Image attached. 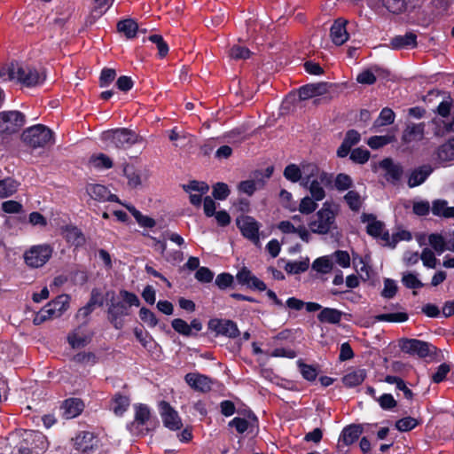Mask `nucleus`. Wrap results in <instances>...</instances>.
<instances>
[{
	"label": "nucleus",
	"mask_w": 454,
	"mask_h": 454,
	"mask_svg": "<svg viewBox=\"0 0 454 454\" xmlns=\"http://www.w3.org/2000/svg\"><path fill=\"white\" fill-rule=\"evenodd\" d=\"M301 184H308L309 181L319 177L321 182L328 187L333 184V174L321 170L319 167L312 162H302L301 164Z\"/></svg>",
	"instance_id": "9b49d317"
},
{
	"label": "nucleus",
	"mask_w": 454,
	"mask_h": 454,
	"mask_svg": "<svg viewBox=\"0 0 454 454\" xmlns=\"http://www.w3.org/2000/svg\"><path fill=\"white\" fill-rule=\"evenodd\" d=\"M26 116L23 113L12 110L0 112V133L14 134L24 126Z\"/></svg>",
	"instance_id": "1a4fd4ad"
},
{
	"label": "nucleus",
	"mask_w": 454,
	"mask_h": 454,
	"mask_svg": "<svg viewBox=\"0 0 454 454\" xmlns=\"http://www.w3.org/2000/svg\"><path fill=\"white\" fill-rule=\"evenodd\" d=\"M342 311L333 309V308H324L321 309L320 313L317 315V319L321 323H328V324H339L341 320Z\"/></svg>",
	"instance_id": "c756f323"
},
{
	"label": "nucleus",
	"mask_w": 454,
	"mask_h": 454,
	"mask_svg": "<svg viewBox=\"0 0 454 454\" xmlns=\"http://www.w3.org/2000/svg\"><path fill=\"white\" fill-rule=\"evenodd\" d=\"M317 200H314L311 196H305L301 199L299 205V211L304 215L313 213L317 207Z\"/></svg>",
	"instance_id": "49530a36"
},
{
	"label": "nucleus",
	"mask_w": 454,
	"mask_h": 454,
	"mask_svg": "<svg viewBox=\"0 0 454 454\" xmlns=\"http://www.w3.org/2000/svg\"><path fill=\"white\" fill-rule=\"evenodd\" d=\"M251 51L244 46L234 45L231 48L229 56L234 59H247L250 57Z\"/></svg>",
	"instance_id": "052dcab7"
},
{
	"label": "nucleus",
	"mask_w": 454,
	"mask_h": 454,
	"mask_svg": "<svg viewBox=\"0 0 454 454\" xmlns=\"http://www.w3.org/2000/svg\"><path fill=\"white\" fill-rule=\"evenodd\" d=\"M126 207L131 213L140 226L145 228H153L155 226L156 223L153 218L142 215L141 212L137 210L133 206H126Z\"/></svg>",
	"instance_id": "79ce46f5"
},
{
	"label": "nucleus",
	"mask_w": 454,
	"mask_h": 454,
	"mask_svg": "<svg viewBox=\"0 0 454 454\" xmlns=\"http://www.w3.org/2000/svg\"><path fill=\"white\" fill-rule=\"evenodd\" d=\"M301 186L307 189L309 192L310 196L316 200L321 201L326 196V192L324 189V186L325 185L321 182L319 177L309 181L308 184H302Z\"/></svg>",
	"instance_id": "a878e982"
},
{
	"label": "nucleus",
	"mask_w": 454,
	"mask_h": 454,
	"mask_svg": "<svg viewBox=\"0 0 454 454\" xmlns=\"http://www.w3.org/2000/svg\"><path fill=\"white\" fill-rule=\"evenodd\" d=\"M130 313L129 308L123 301H111L108 307L107 314L108 319L115 329H121L123 327L122 317L129 316Z\"/></svg>",
	"instance_id": "dca6fc26"
},
{
	"label": "nucleus",
	"mask_w": 454,
	"mask_h": 454,
	"mask_svg": "<svg viewBox=\"0 0 454 454\" xmlns=\"http://www.w3.org/2000/svg\"><path fill=\"white\" fill-rule=\"evenodd\" d=\"M348 21L343 19H338L331 27L330 35L332 41L336 45H342L348 39L346 25Z\"/></svg>",
	"instance_id": "412c9836"
},
{
	"label": "nucleus",
	"mask_w": 454,
	"mask_h": 454,
	"mask_svg": "<svg viewBox=\"0 0 454 454\" xmlns=\"http://www.w3.org/2000/svg\"><path fill=\"white\" fill-rule=\"evenodd\" d=\"M402 282L404 286L410 289L421 288L424 285L414 273H403Z\"/></svg>",
	"instance_id": "3c124183"
},
{
	"label": "nucleus",
	"mask_w": 454,
	"mask_h": 454,
	"mask_svg": "<svg viewBox=\"0 0 454 454\" xmlns=\"http://www.w3.org/2000/svg\"><path fill=\"white\" fill-rule=\"evenodd\" d=\"M171 325L176 332L184 336L188 337L194 334L193 333H191V326L184 319L176 318L172 320Z\"/></svg>",
	"instance_id": "13d9d810"
},
{
	"label": "nucleus",
	"mask_w": 454,
	"mask_h": 454,
	"mask_svg": "<svg viewBox=\"0 0 454 454\" xmlns=\"http://www.w3.org/2000/svg\"><path fill=\"white\" fill-rule=\"evenodd\" d=\"M397 292V286L395 280L386 278L384 280V288L381 291V296L386 299H392Z\"/></svg>",
	"instance_id": "e2e57ef3"
},
{
	"label": "nucleus",
	"mask_w": 454,
	"mask_h": 454,
	"mask_svg": "<svg viewBox=\"0 0 454 454\" xmlns=\"http://www.w3.org/2000/svg\"><path fill=\"white\" fill-rule=\"evenodd\" d=\"M67 297L59 296L57 300L49 302L40 311L36 313L33 319L35 325H41L46 320L51 318L53 316H60L62 311L66 310L65 301Z\"/></svg>",
	"instance_id": "f8f14e48"
},
{
	"label": "nucleus",
	"mask_w": 454,
	"mask_h": 454,
	"mask_svg": "<svg viewBox=\"0 0 454 454\" xmlns=\"http://www.w3.org/2000/svg\"><path fill=\"white\" fill-rule=\"evenodd\" d=\"M48 446L49 442L43 433L26 430L20 435L17 450L19 454H43Z\"/></svg>",
	"instance_id": "7ed1b4c3"
},
{
	"label": "nucleus",
	"mask_w": 454,
	"mask_h": 454,
	"mask_svg": "<svg viewBox=\"0 0 454 454\" xmlns=\"http://www.w3.org/2000/svg\"><path fill=\"white\" fill-rule=\"evenodd\" d=\"M185 382L194 390L208 392L212 387V380L198 372H189L184 376Z\"/></svg>",
	"instance_id": "a211bd4d"
},
{
	"label": "nucleus",
	"mask_w": 454,
	"mask_h": 454,
	"mask_svg": "<svg viewBox=\"0 0 454 454\" xmlns=\"http://www.w3.org/2000/svg\"><path fill=\"white\" fill-rule=\"evenodd\" d=\"M332 268L333 264L326 257H319L312 263V269L320 273H328Z\"/></svg>",
	"instance_id": "5fc2aeb1"
},
{
	"label": "nucleus",
	"mask_w": 454,
	"mask_h": 454,
	"mask_svg": "<svg viewBox=\"0 0 454 454\" xmlns=\"http://www.w3.org/2000/svg\"><path fill=\"white\" fill-rule=\"evenodd\" d=\"M102 140L107 145V146L127 149L137 142L138 137L130 129H117L105 131L102 134Z\"/></svg>",
	"instance_id": "423d86ee"
},
{
	"label": "nucleus",
	"mask_w": 454,
	"mask_h": 454,
	"mask_svg": "<svg viewBox=\"0 0 454 454\" xmlns=\"http://www.w3.org/2000/svg\"><path fill=\"white\" fill-rule=\"evenodd\" d=\"M149 40L156 45L160 58L167 56L169 50L168 45L160 35H152L149 36Z\"/></svg>",
	"instance_id": "de8ad7c7"
},
{
	"label": "nucleus",
	"mask_w": 454,
	"mask_h": 454,
	"mask_svg": "<svg viewBox=\"0 0 454 454\" xmlns=\"http://www.w3.org/2000/svg\"><path fill=\"white\" fill-rule=\"evenodd\" d=\"M22 141L32 148L44 147L52 143V131L43 124L26 129L21 135Z\"/></svg>",
	"instance_id": "39448f33"
},
{
	"label": "nucleus",
	"mask_w": 454,
	"mask_h": 454,
	"mask_svg": "<svg viewBox=\"0 0 454 454\" xmlns=\"http://www.w3.org/2000/svg\"><path fill=\"white\" fill-rule=\"evenodd\" d=\"M418 420L411 417H405L395 422V427L401 432H407L416 427Z\"/></svg>",
	"instance_id": "4d7b16f0"
},
{
	"label": "nucleus",
	"mask_w": 454,
	"mask_h": 454,
	"mask_svg": "<svg viewBox=\"0 0 454 454\" xmlns=\"http://www.w3.org/2000/svg\"><path fill=\"white\" fill-rule=\"evenodd\" d=\"M399 347L403 352L420 358L432 357L436 354L434 345L418 339H403Z\"/></svg>",
	"instance_id": "0eeeda50"
},
{
	"label": "nucleus",
	"mask_w": 454,
	"mask_h": 454,
	"mask_svg": "<svg viewBox=\"0 0 454 454\" xmlns=\"http://www.w3.org/2000/svg\"><path fill=\"white\" fill-rule=\"evenodd\" d=\"M19 182L12 177L0 180V199L8 198L13 195L19 188Z\"/></svg>",
	"instance_id": "c9c22d12"
},
{
	"label": "nucleus",
	"mask_w": 454,
	"mask_h": 454,
	"mask_svg": "<svg viewBox=\"0 0 454 454\" xmlns=\"http://www.w3.org/2000/svg\"><path fill=\"white\" fill-rule=\"evenodd\" d=\"M361 220L363 223H367L366 231L370 236L380 239L386 243L389 242L390 236L388 231L385 229L384 223L377 220L374 215L363 214Z\"/></svg>",
	"instance_id": "ddd939ff"
},
{
	"label": "nucleus",
	"mask_w": 454,
	"mask_h": 454,
	"mask_svg": "<svg viewBox=\"0 0 454 454\" xmlns=\"http://www.w3.org/2000/svg\"><path fill=\"white\" fill-rule=\"evenodd\" d=\"M236 224L244 238L254 245L260 244L261 223L250 215H240L236 218Z\"/></svg>",
	"instance_id": "9d476101"
},
{
	"label": "nucleus",
	"mask_w": 454,
	"mask_h": 454,
	"mask_svg": "<svg viewBox=\"0 0 454 454\" xmlns=\"http://www.w3.org/2000/svg\"><path fill=\"white\" fill-rule=\"evenodd\" d=\"M117 30L119 33L123 34L128 39H133L137 35L138 26L134 20L126 19L117 23Z\"/></svg>",
	"instance_id": "2f4dec72"
},
{
	"label": "nucleus",
	"mask_w": 454,
	"mask_h": 454,
	"mask_svg": "<svg viewBox=\"0 0 454 454\" xmlns=\"http://www.w3.org/2000/svg\"><path fill=\"white\" fill-rule=\"evenodd\" d=\"M327 87L326 82L306 84L299 89V98L301 100H306L316 96L324 95L328 91Z\"/></svg>",
	"instance_id": "4be33fe9"
},
{
	"label": "nucleus",
	"mask_w": 454,
	"mask_h": 454,
	"mask_svg": "<svg viewBox=\"0 0 454 454\" xmlns=\"http://www.w3.org/2000/svg\"><path fill=\"white\" fill-rule=\"evenodd\" d=\"M344 200L352 211L357 212L362 207L361 196L356 191H348L344 196Z\"/></svg>",
	"instance_id": "c03bdc74"
},
{
	"label": "nucleus",
	"mask_w": 454,
	"mask_h": 454,
	"mask_svg": "<svg viewBox=\"0 0 454 454\" xmlns=\"http://www.w3.org/2000/svg\"><path fill=\"white\" fill-rule=\"evenodd\" d=\"M108 189L102 184H90L86 186V192L89 196L98 201L104 202L108 198Z\"/></svg>",
	"instance_id": "72a5a7b5"
},
{
	"label": "nucleus",
	"mask_w": 454,
	"mask_h": 454,
	"mask_svg": "<svg viewBox=\"0 0 454 454\" xmlns=\"http://www.w3.org/2000/svg\"><path fill=\"white\" fill-rule=\"evenodd\" d=\"M208 329L215 332L216 335H223L231 339H235L239 335L237 324L230 319H210L208 321Z\"/></svg>",
	"instance_id": "4468645a"
},
{
	"label": "nucleus",
	"mask_w": 454,
	"mask_h": 454,
	"mask_svg": "<svg viewBox=\"0 0 454 454\" xmlns=\"http://www.w3.org/2000/svg\"><path fill=\"white\" fill-rule=\"evenodd\" d=\"M429 245L435 250L438 254L443 253L446 247V242L443 237L437 233L430 234L428 237Z\"/></svg>",
	"instance_id": "a18cd8bd"
},
{
	"label": "nucleus",
	"mask_w": 454,
	"mask_h": 454,
	"mask_svg": "<svg viewBox=\"0 0 454 454\" xmlns=\"http://www.w3.org/2000/svg\"><path fill=\"white\" fill-rule=\"evenodd\" d=\"M129 398L121 394H115L111 402V410L117 416H121L129 408Z\"/></svg>",
	"instance_id": "473e14b6"
},
{
	"label": "nucleus",
	"mask_w": 454,
	"mask_h": 454,
	"mask_svg": "<svg viewBox=\"0 0 454 454\" xmlns=\"http://www.w3.org/2000/svg\"><path fill=\"white\" fill-rule=\"evenodd\" d=\"M380 167L386 171V179L392 184H396L403 174V167L395 163L392 159L386 158L379 163Z\"/></svg>",
	"instance_id": "aec40b11"
},
{
	"label": "nucleus",
	"mask_w": 454,
	"mask_h": 454,
	"mask_svg": "<svg viewBox=\"0 0 454 454\" xmlns=\"http://www.w3.org/2000/svg\"><path fill=\"white\" fill-rule=\"evenodd\" d=\"M73 442L74 449L83 453H90L97 446V440L90 432L79 433L73 439Z\"/></svg>",
	"instance_id": "6ab92c4d"
},
{
	"label": "nucleus",
	"mask_w": 454,
	"mask_h": 454,
	"mask_svg": "<svg viewBox=\"0 0 454 454\" xmlns=\"http://www.w3.org/2000/svg\"><path fill=\"white\" fill-rule=\"evenodd\" d=\"M150 408L144 403L134 404V419L127 425L128 430L136 436H144L152 426Z\"/></svg>",
	"instance_id": "20e7f679"
},
{
	"label": "nucleus",
	"mask_w": 454,
	"mask_h": 454,
	"mask_svg": "<svg viewBox=\"0 0 454 454\" xmlns=\"http://www.w3.org/2000/svg\"><path fill=\"white\" fill-rule=\"evenodd\" d=\"M159 410L166 427L170 430H178L182 427V420L177 411H175L168 402L161 401L159 403Z\"/></svg>",
	"instance_id": "2eb2a0df"
},
{
	"label": "nucleus",
	"mask_w": 454,
	"mask_h": 454,
	"mask_svg": "<svg viewBox=\"0 0 454 454\" xmlns=\"http://www.w3.org/2000/svg\"><path fill=\"white\" fill-rule=\"evenodd\" d=\"M395 114L394 111L388 107H384L379 117L373 122V128H380L387 125H390L395 121Z\"/></svg>",
	"instance_id": "58836bf2"
},
{
	"label": "nucleus",
	"mask_w": 454,
	"mask_h": 454,
	"mask_svg": "<svg viewBox=\"0 0 454 454\" xmlns=\"http://www.w3.org/2000/svg\"><path fill=\"white\" fill-rule=\"evenodd\" d=\"M73 360L78 364L93 365L97 363L98 359L92 352H80L76 354Z\"/></svg>",
	"instance_id": "680f3d73"
},
{
	"label": "nucleus",
	"mask_w": 454,
	"mask_h": 454,
	"mask_svg": "<svg viewBox=\"0 0 454 454\" xmlns=\"http://www.w3.org/2000/svg\"><path fill=\"white\" fill-rule=\"evenodd\" d=\"M214 198L215 200H225L229 194L230 190L226 184L224 183H216L213 186V192H212Z\"/></svg>",
	"instance_id": "69168bd1"
},
{
	"label": "nucleus",
	"mask_w": 454,
	"mask_h": 454,
	"mask_svg": "<svg viewBox=\"0 0 454 454\" xmlns=\"http://www.w3.org/2000/svg\"><path fill=\"white\" fill-rule=\"evenodd\" d=\"M420 260L422 261L423 265L429 269H435L438 262L434 252L429 248L423 249Z\"/></svg>",
	"instance_id": "603ef678"
},
{
	"label": "nucleus",
	"mask_w": 454,
	"mask_h": 454,
	"mask_svg": "<svg viewBox=\"0 0 454 454\" xmlns=\"http://www.w3.org/2000/svg\"><path fill=\"white\" fill-rule=\"evenodd\" d=\"M309 260L308 258L301 261L288 262L285 265V270L289 274H299L308 270Z\"/></svg>",
	"instance_id": "a19ab883"
},
{
	"label": "nucleus",
	"mask_w": 454,
	"mask_h": 454,
	"mask_svg": "<svg viewBox=\"0 0 454 454\" xmlns=\"http://www.w3.org/2000/svg\"><path fill=\"white\" fill-rule=\"evenodd\" d=\"M67 340L73 348L84 347L89 342V339L86 336L79 335L77 333H70Z\"/></svg>",
	"instance_id": "338daca9"
},
{
	"label": "nucleus",
	"mask_w": 454,
	"mask_h": 454,
	"mask_svg": "<svg viewBox=\"0 0 454 454\" xmlns=\"http://www.w3.org/2000/svg\"><path fill=\"white\" fill-rule=\"evenodd\" d=\"M63 409L66 419H73L81 414L84 409V403L79 398H69L64 402Z\"/></svg>",
	"instance_id": "393cba45"
},
{
	"label": "nucleus",
	"mask_w": 454,
	"mask_h": 454,
	"mask_svg": "<svg viewBox=\"0 0 454 454\" xmlns=\"http://www.w3.org/2000/svg\"><path fill=\"white\" fill-rule=\"evenodd\" d=\"M183 189L187 192L196 191L200 192L201 194H204L208 192L209 186L204 182L193 180L189 182L187 184H184Z\"/></svg>",
	"instance_id": "0e129e2a"
},
{
	"label": "nucleus",
	"mask_w": 454,
	"mask_h": 454,
	"mask_svg": "<svg viewBox=\"0 0 454 454\" xmlns=\"http://www.w3.org/2000/svg\"><path fill=\"white\" fill-rule=\"evenodd\" d=\"M140 319L150 327H155L158 324V319L155 314L147 308H141L139 310Z\"/></svg>",
	"instance_id": "6e6d98bb"
},
{
	"label": "nucleus",
	"mask_w": 454,
	"mask_h": 454,
	"mask_svg": "<svg viewBox=\"0 0 454 454\" xmlns=\"http://www.w3.org/2000/svg\"><path fill=\"white\" fill-rule=\"evenodd\" d=\"M336 211L331 202L325 201L322 207L310 217L309 231L316 234L325 235L336 229Z\"/></svg>",
	"instance_id": "f03ea898"
},
{
	"label": "nucleus",
	"mask_w": 454,
	"mask_h": 454,
	"mask_svg": "<svg viewBox=\"0 0 454 454\" xmlns=\"http://www.w3.org/2000/svg\"><path fill=\"white\" fill-rule=\"evenodd\" d=\"M417 35L414 32H407L391 38L389 47L395 51L411 50L418 46Z\"/></svg>",
	"instance_id": "f3484780"
},
{
	"label": "nucleus",
	"mask_w": 454,
	"mask_h": 454,
	"mask_svg": "<svg viewBox=\"0 0 454 454\" xmlns=\"http://www.w3.org/2000/svg\"><path fill=\"white\" fill-rule=\"evenodd\" d=\"M393 138L394 137L391 136H373L368 139L367 145L372 149H379L391 143L393 141Z\"/></svg>",
	"instance_id": "864d4df0"
},
{
	"label": "nucleus",
	"mask_w": 454,
	"mask_h": 454,
	"mask_svg": "<svg viewBox=\"0 0 454 454\" xmlns=\"http://www.w3.org/2000/svg\"><path fill=\"white\" fill-rule=\"evenodd\" d=\"M432 213L435 216L454 218V207H449L444 200H434L432 202Z\"/></svg>",
	"instance_id": "cd10ccee"
},
{
	"label": "nucleus",
	"mask_w": 454,
	"mask_h": 454,
	"mask_svg": "<svg viewBox=\"0 0 454 454\" xmlns=\"http://www.w3.org/2000/svg\"><path fill=\"white\" fill-rule=\"evenodd\" d=\"M90 162L93 164L95 168H111L113 167L112 160L104 153H99L98 155L92 156L90 159Z\"/></svg>",
	"instance_id": "09e8293b"
},
{
	"label": "nucleus",
	"mask_w": 454,
	"mask_h": 454,
	"mask_svg": "<svg viewBox=\"0 0 454 454\" xmlns=\"http://www.w3.org/2000/svg\"><path fill=\"white\" fill-rule=\"evenodd\" d=\"M437 156L441 161L454 160V137L449 139L438 148Z\"/></svg>",
	"instance_id": "4c0bfd02"
},
{
	"label": "nucleus",
	"mask_w": 454,
	"mask_h": 454,
	"mask_svg": "<svg viewBox=\"0 0 454 454\" xmlns=\"http://www.w3.org/2000/svg\"><path fill=\"white\" fill-rule=\"evenodd\" d=\"M365 378L366 371L364 369H356L342 377V383L347 387H354L362 384Z\"/></svg>",
	"instance_id": "bb28decb"
},
{
	"label": "nucleus",
	"mask_w": 454,
	"mask_h": 454,
	"mask_svg": "<svg viewBox=\"0 0 454 454\" xmlns=\"http://www.w3.org/2000/svg\"><path fill=\"white\" fill-rule=\"evenodd\" d=\"M301 166L292 163L285 168L283 175L292 183L300 182L301 184Z\"/></svg>",
	"instance_id": "37998d69"
},
{
	"label": "nucleus",
	"mask_w": 454,
	"mask_h": 454,
	"mask_svg": "<svg viewBox=\"0 0 454 454\" xmlns=\"http://www.w3.org/2000/svg\"><path fill=\"white\" fill-rule=\"evenodd\" d=\"M374 319L378 322L403 323L409 319V316L405 311L389 312L376 315Z\"/></svg>",
	"instance_id": "f704fd0d"
},
{
	"label": "nucleus",
	"mask_w": 454,
	"mask_h": 454,
	"mask_svg": "<svg viewBox=\"0 0 454 454\" xmlns=\"http://www.w3.org/2000/svg\"><path fill=\"white\" fill-rule=\"evenodd\" d=\"M374 4L378 7H384L389 12L398 14L405 11L406 0H373Z\"/></svg>",
	"instance_id": "c85d7f7f"
},
{
	"label": "nucleus",
	"mask_w": 454,
	"mask_h": 454,
	"mask_svg": "<svg viewBox=\"0 0 454 454\" xmlns=\"http://www.w3.org/2000/svg\"><path fill=\"white\" fill-rule=\"evenodd\" d=\"M424 123H409L403 132L402 140L408 144L413 141L420 140L424 136Z\"/></svg>",
	"instance_id": "b1692460"
},
{
	"label": "nucleus",
	"mask_w": 454,
	"mask_h": 454,
	"mask_svg": "<svg viewBox=\"0 0 454 454\" xmlns=\"http://www.w3.org/2000/svg\"><path fill=\"white\" fill-rule=\"evenodd\" d=\"M377 402L379 403L381 409L387 411L392 410L397 405L396 401L391 394H383L379 398H377Z\"/></svg>",
	"instance_id": "774afa93"
},
{
	"label": "nucleus",
	"mask_w": 454,
	"mask_h": 454,
	"mask_svg": "<svg viewBox=\"0 0 454 454\" xmlns=\"http://www.w3.org/2000/svg\"><path fill=\"white\" fill-rule=\"evenodd\" d=\"M370 158V152L361 147L354 149L350 153V160L358 164H364Z\"/></svg>",
	"instance_id": "8fccbe9b"
},
{
	"label": "nucleus",
	"mask_w": 454,
	"mask_h": 454,
	"mask_svg": "<svg viewBox=\"0 0 454 454\" xmlns=\"http://www.w3.org/2000/svg\"><path fill=\"white\" fill-rule=\"evenodd\" d=\"M234 278L231 274L227 272H223L217 275L215 284L218 286L219 289L224 290L228 287H231L233 285Z\"/></svg>",
	"instance_id": "bf43d9fd"
},
{
	"label": "nucleus",
	"mask_w": 454,
	"mask_h": 454,
	"mask_svg": "<svg viewBox=\"0 0 454 454\" xmlns=\"http://www.w3.org/2000/svg\"><path fill=\"white\" fill-rule=\"evenodd\" d=\"M434 135L437 137H443L447 133L454 132V115L451 120L448 121L444 119H434Z\"/></svg>",
	"instance_id": "e433bc0d"
},
{
	"label": "nucleus",
	"mask_w": 454,
	"mask_h": 454,
	"mask_svg": "<svg viewBox=\"0 0 454 454\" xmlns=\"http://www.w3.org/2000/svg\"><path fill=\"white\" fill-rule=\"evenodd\" d=\"M8 78L26 87H35L44 82L46 74L43 69L22 63H12L8 67Z\"/></svg>",
	"instance_id": "f257e3e1"
},
{
	"label": "nucleus",
	"mask_w": 454,
	"mask_h": 454,
	"mask_svg": "<svg viewBox=\"0 0 454 454\" xmlns=\"http://www.w3.org/2000/svg\"><path fill=\"white\" fill-rule=\"evenodd\" d=\"M53 249L48 244L32 246L24 253L25 263L30 268L43 267L51 257Z\"/></svg>",
	"instance_id": "6e6552de"
},
{
	"label": "nucleus",
	"mask_w": 454,
	"mask_h": 454,
	"mask_svg": "<svg viewBox=\"0 0 454 454\" xmlns=\"http://www.w3.org/2000/svg\"><path fill=\"white\" fill-rule=\"evenodd\" d=\"M433 172V168L430 165L420 166L414 170L409 176L408 185L411 188L422 184L427 178Z\"/></svg>",
	"instance_id": "5701e85b"
},
{
	"label": "nucleus",
	"mask_w": 454,
	"mask_h": 454,
	"mask_svg": "<svg viewBox=\"0 0 454 454\" xmlns=\"http://www.w3.org/2000/svg\"><path fill=\"white\" fill-rule=\"evenodd\" d=\"M363 433V428L360 425H350L341 432L340 439L345 445H350L354 443Z\"/></svg>",
	"instance_id": "7c9ffc66"
},
{
	"label": "nucleus",
	"mask_w": 454,
	"mask_h": 454,
	"mask_svg": "<svg viewBox=\"0 0 454 454\" xmlns=\"http://www.w3.org/2000/svg\"><path fill=\"white\" fill-rule=\"evenodd\" d=\"M334 188L339 192H344L350 189L353 185L352 178L344 173L338 174L335 178L333 177Z\"/></svg>",
	"instance_id": "ea45409f"
}]
</instances>
